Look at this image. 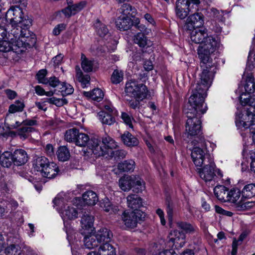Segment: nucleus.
Instances as JSON below:
<instances>
[{
	"mask_svg": "<svg viewBox=\"0 0 255 255\" xmlns=\"http://www.w3.org/2000/svg\"><path fill=\"white\" fill-rule=\"evenodd\" d=\"M30 36L29 30L12 28L10 33L8 34L9 39L0 40V51L7 52L13 51L18 54L21 53L26 47H30L35 43L34 36Z\"/></svg>",
	"mask_w": 255,
	"mask_h": 255,
	"instance_id": "1",
	"label": "nucleus"
},
{
	"mask_svg": "<svg viewBox=\"0 0 255 255\" xmlns=\"http://www.w3.org/2000/svg\"><path fill=\"white\" fill-rule=\"evenodd\" d=\"M211 85V81H194L191 84L192 94L184 109L185 114L202 116L205 113L207 107L204 105V101Z\"/></svg>",
	"mask_w": 255,
	"mask_h": 255,
	"instance_id": "2",
	"label": "nucleus"
},
{
	"mask_svg": "<svg viewBox=\"0 0 255 255\" xmlns=\"http://www.w3.org/2000/svg\"><path fill=\"white\" fill-rule=\"evenodd\" d=\"M191 40L195 43L202 44L198 48V54L201 49H205L206 53H208L210 48H214V53L219 47L220 42L216 38L211 36H208L206 29H195L191 33ZM207 54L208 53H207Z\"/></svg>",
	"mask_w": 255,
	"mask_h": 255,
	"instance_id": "3",
	"label": "nucleus"
},
{
	"mask_svg": "<svg viewBox=\"0 0 255 255\" xmlns=\"http://www.w3.org/2000/svg\"><path fill=\"white\" fill-rule=\"evenodd\" d=\"M6 19L13 27L22 30H28L31 25V20L23 16L22 9L16 6H10L6 13Z\"/></svg>",
	"mask_w": 255,
	"mask_h": 255,
	"instance_id": "4",
	"label": "nucleus"
},
{
	"mask_svg": "<svg viewBox=\"0 0 255 255\" xmlns=\"http://www.w3.org/2000/svg\"><path fill=\"white\" fill-rule=\"evenodd\" d=\"M214 48H210L208 54L205 49H201L199 52L202 69L200 80H213L214 78L216 68L212 64V59L211 58V55L214 53Z\"/></svg>",
	"mask_w": 255,
	"mask_h": 255,
	"instance_id": "5",
	"label": "nucleus"
},
{
	"mask_svg": "<svg viewBox=\"0 0 255 255\" xmlns=\"http://www.w3.org/2000/svg\"><path fill=\"white\" fill-rule=\"evenodd\" d=\"M242 94L239 98L240 103L243 106H249V108H244L242 111L236 113V124L238 122H244L251 121L253 117H255V96H249Z\"/></svg>",
	"mask_w": 255,
	"mask_h": 255,
	"instance_id": "6",
	"label": "nucleus"
},
{
	"mask_svg": "<svg viewBox=\"0 0 255 255\" xmlns=\"http://www.w3.org/2000/svg\"><path fill=\"white\" fill-rule=\"evenodd\" d=\"M192 144L195 147L191 151V157L192 160L196 166L201 167L207 163L209 155H205L203 149L206 147V143L204 137L202 136L197 137L193 141Z\"/></svg>",
	"mask_w": 255,
	"mask_h": 255,
	"instance_id": "7",
	"label": "nucleus"
},
{
	"mask_svg": "<svg viewBox=\"0 0 255 255\" xmlns=\"http://www.w3.org/2000/svg\"><path fill=\"white\" fill-rule=\"evenodd\" d=\"M94 144L93 153L96 156H103L110 155L111 151L117 147V144L112 137L106 135L102 137V145H100V140L98 138H94L91 140Z\"/></svg>",
	"mask_w": 255,
	"mask_h": 255,
	"instance_id": "8",
	"label": "nucleus"
},
{
	"mask_svg": "<svg viewBox=\"0 0 255 255\" xmlns=\"http://www.w3.org/2000/svg\"><path fill=\"white\" fill-rule=\"evenodd\" d=\"M120 188L126 192L133 188V191L136 193L141 192L145 188L144 182L138 176L134 175H125L119 180Z\"/></svg>",
	"mask_w": 255,
	"mask_h": 255,
	"instance_id": "9",
	"label": "nucleus"
},
{
	"mask_svg": "<svg viewBox=\"0 0 255 255\" xmlns=\"http://www.w3.org/2000/svg\"><path fill=\"white\" fill-rule=\"evenodd\" d=\"M125 92L127 94L125 95V99L127 101H128L126 98L128 95H131L136 99L142 100L147 97L148 90L146 86L139 81H128L126 84Z\"/></svg>",
	"mask_w": 255,
	"mask_h": 255,
	"instance_id": "10",
	"label": "nucleus"
},
{
	"mask_svg": "<svg viewBox=\"0 0 255 255\" xmlns=\"http://www.w3.org/2000/svg\"><path fill=\"white\" fill-rule=\"evenodd\" d=\"M187 120L185 125V135L187 137L200 135L201 130V122L200 120L201 116L196 114H185Z\"/></svg>",
	"mask_w": 255,
	"mask_h": 255,
	"instance_id": "11",
	"label": "nucleus"
},
{
	"mask_svg": "<svg viewBox=\"0 0 255 255\" xmlns=\"http://www.w3.org/2000/svg\"><path fill=\"white\" fill-rule=\"evenodd\" d=\"M145 217V213L141 210L131 212L125 211L122 215V219L125 225L129 228H134L137 223L142 221Z\"/></svg>",
	"mask_w": 255,
	"mask_h": 255,
	"instance_id": "12",
	"label": "nucleus"
},
{
	"mask_svg": "<svg viewBox=\"0 0 255 255\" xmlns=\"http://www.w3.org/2000/svg\"><path fill=\"white\" fill-rule=\"evenodd\" d=\"M199 0H177L175 13L176 16L180 19L187 17L193 8L194 4H199Z\"/></svg>",
	"mask_w": 255,
	"mask_h": 255,
	"instance_id": "13",
	"label": "nucleus"
},
{
	"mask_svg": "<svg viewBox=\"0 0 255 255\" xmlns=\"http://www.w3.org/2000/svg\"><path fill=\"white\" fill-rule=\"evenodd\" d=\"M39 83L56 88L55 91L61 93L63 97L72 94L74 91V89L71 85L66 82H61L60 81H39Z\"/></svg>",
	"mask_w": 255,
	"mask_h": 255,
	"instance_id": "14",
	"label": "nucleus"
},
{
	"mask_svg": "<svg viewBox=\"0 0 255 255\" xmlns=\"http://www.w3.org/2000/svg\"><path fill=\"white\" fill-rule=\"evenodd\" d=\"M216 165L211 159H208L207 163L202 168L198 169L200 177L205 182L212 181L216 176L215 168Z\"/></svg>",
	"mask_w": 255,
	"mask_h": 255,
	"instance_id": "15",
	"label": "nucleus"
},
{
	"mask_svg": "<svg viewBox=\"0 0 255 255\" xmlns=\"http://www.w3.org/2000/svg\"><path fill=\"white\" fill-rule=\"evenodd\" d=\"M203 15L201 13H195L190 15L187 19L186 26L188 30L200 27L204 23Z\"/></svg>",
	"mask_w": 255,
	"mask_h": 255,
	"instance_id": "16",
	"label": "nucleus"
},
{
	"mask_svg": "<svg viewBox=\"0 0 255 255\" xmlns=\"http://www.w3.org/2000/svg\"><path fill=\"white\" fill-rule=\"evenodd\" d=\"M94 217L89 213L85 212L81 220L82 234H89L93 231Z\"/></svg>",
	"mask_w": 255,
	"mask_h": 255,
	"instance_id": "17",
	"label": "nucleus"
},
{
	"mask_svg": "<svg viewBox=\"0 0 255 255\" xmlns=\"http://www.w3.org/2000/svg\"><path fill=\"white\" fill-rule=\"evenodd\" d=\"M169 237L175 248H181L185 244V235L182 231L174 230L170 233Z\"/></svg>",
	"mask_w": 255,
	"mask_h": 255,
	"instance_id": "18",
	"label": "nucleus"
},
{
	"mask_svg": "<svg viewBox=\"0 0 255 255\" xmlns=\"http://www.w3.org/2000/svg\"><path fill=\"white\" fill-rule=\"evenodd\" d=\"M94 138H95V137H93L90 138L87 134L79 131L75 144L80 147L87 146L93 152L94 144L92 143L91 140Z\"/></svg>",
	"mask_w": 255,
	"mask_h": 255,
	"instance_id": "19",
	"label": "nucleus"
},
{
	"mask_svg": "<svg viewBox=\"0 0 255 255\" xmlns=\"http://www.w3.org/2000/svg\"><path fill=\"white\" fill-rule=\"evenodd\" d=\"M13 163L16 166L25 164L28 159L27 152L22 149L15 150L13 153Z\"/></svg>",
	"mask_w": 255,
	"mask_h": 255,
	"instance_id": "20",
	"label": "nucleus"
},
{
	"mask_svg": "<svg viewBox=\"0 0 255 255\" xmlns=\"http://www.w3.org/2000/svg\"><path fill=\"white\" fill-rule=\"evenodd\" d=\"M100 244L109 243L113 237L112 232L106 228H102L95 234Z\"/></svg>",
	"mask_w": 255,
	"mask_h": 255,
	"instance_id": "21",
	"label": "nucleus"
},
{
	"mask_svg": "<svg viewBox=\"0 0 255 255\" xmlns=\"http://www.w3.org/2000/svg\"><path fill=\"white\" fill-rule=\"evenodd\" d=\"M237 127L239 129L244 130H249L250 133L252 134V138L255 142V117H253L251 121H248L244 122H238L236 124Z\"/></svg>",
	"mask_w": 255,
	"mask_h": 255,
	"instance_id": "22",
	"label": "nucleus"
},
{
	"mask_svg": "<svg viewBox=\"0 0 255 255\" xmlns=\"http://www.w3.org/2000/svg\"><path fill=\"white\" fill-rule=\"evenodd\" d=\"M132 19L129 16L121 15L116 21L117 27L121 30H127L132 26Z\"/></svg>",
	"mask_w": 255,
	"mask_h": 255,
	"instance_id": "23",
	"label": "nucleus"
},
{
	"mask_svg": "<svg viewBox=\"0 0 255 255\" xmlns=\"http://www.w3.org/2000/svg\"><path fill=\"white\" fill-rule=\"evenodd\" d=\"M59 171L58 166L56 163L50 162L40 174L42 176L51 179L54 178Z\"/></svg>",
	"mask_w": 255,
	"mask_h": 255,
	"instance_id": "24",
	"label": "nucleus"
},
{
	"mask_svg": "<svg viewBox=\"0 0 255 255\" xmlns=\"http://www.w3.org/2000/svg\"><path fill=\"white\" fill-rule=\"evenodd\" d=\"M81 67L86 72L95 71L98 68L97 63L94 61L88 59L84 54H81Z\"/></svg>",
	"mask_w": 255,
	"mask_h": 255,
	"instance_id": "25",
	"label": "nucleus"
},
{
	"mask_svg": "<svg viewBox=\"0 0 255 255\" xmlns=\"http://www.w3.org/2000/svg\"><path fill=\"white\" fill-rule=\"evenodd\" d=\"M229 189L223 185L217 186L214 189L215 195L217 199L223 202H228L229 200Z\"/></svg>",
	"mask_w": 255,
	"mask_h": 255,
	"instance_id": "26",
	"label": "nucleus"
},
{
	"mask_svg": "<svg viewBox=\"0 0 255 255\" xmlns=\"http://www.w3.org/2000/svg\"><path fill=\"white\" fill-rule=\"evenodd\" d=\"M49 162L48 159L45 156H36L33 160V166L35 170L41 173Z\"/></svg>",
	"mask_w": 255,
	"mask_h": 255,
	"instance_id": "27",
	"label": "nucleus"
},
{
	"mask_svg": "<svg viewBox=\"0 0 255 255\" xmlns=\"http://www.w3.org/2000/svg\"><path fill=\"white\" fill-rule=\"evenodd\" d=\"M127 200L128 207L134 210H138V208L142 206V200L137 195H129L127 197Z\"/></svg>",
	"mask_w": 255,
	"mask_h": 255,
	"instance_id": "28",
	"label": "nucleus"
},
{
	"mask_svg": "<svg viewBox=\"0 0 255 255\" xmlns=\"http://www.w3.org/2000/svg\"><path fill=\"white\" fill-rule=\"evenodd\" d=\"M121 138L124 144L128 147L135 146L139 144L138 139L128 131L122 134Z\"/></svg>",
	"mask_w": 255,
	"mask_h": 255,
	"instance_id": "29",
	"label": "nucleus"
},
{
	"mask_svg": "<svg viewBox=\"0 0 255 255\" xmlns=\"http://www.w3.org/2000/svg\"><path fill=\"white\" fill-rule=\"evenodd\" d=\"M146 35L142 32L137 33L133 37L134 42L141 48L151 46L152 45V42L147 38Z\"/></svg>",
	"mask_w": 255,
	"mask_h": 255,
	"instance_id": "30",
	"label": "nucleus"
},
{
	"mask_svg": "<svg viewBox=\"0 0 255 255\" xmlns=\"http://www.w3.org/2000/svg\"><path fill=\"white\" fill-rule=\"evenodd\" d=\"M135 166V163L132 159L125 160L119 162L117 165L118 169L122 172H133Z\"/></svg>",
	"mask_w": 255,
	"mask_h": 255,
	"instance_id": "31",
	"label": "nucleus"
},
{
	"mask_svg": "<svg viewBox=\"0 0 255 255\" xmlns=\"http://www.w3.org/2000/svg\"><path fill=\"white\" fill-rule=\"evenodd\" d=\"M82 198L85 203L88 205H94L98 201L96 193L91 190L85 192Z\"/></svg>",
	"mask_w": 255,
	"mask_h": 255,
	"instance_id": "32",
	"label": "nucleus"
},
{
	"mask_svg": "<svg viewBox=\"0 0 255 255\" xmlns=\"http://www.w3.org/2000/svg\"><path fill=\"white\" fill-rule=\"evenodd\" d=\"M89 235L85 234L84 242L86 248L92 249L98 247L100 245V243L95 234L91 235V233Z\"/></svg>",
	"mask_w": 255,
	"mask_h": 255,
	"instance_id": "33",
	"label": "nucleus"
},
{
	"mask_svg": "<svg viewBox=\"0 0 255 255\" xmlns=\"http://www.w3.org/2000/svg\"><path fill=\"white\" fill-rule=\"evenodd\" d=\"M98 254L99 255H116L115 249L109 243L100 244Z\"/></svg>",
	"mask_w": 255,
	"mask_h": 255,
	"instance_id": "34",
	"label": "nucleus"
},
{
	"mask_svg": "<svg viewBox=\"0 0 255 255\" xmlns=\"http://www.w3.org/2000/svg\"><path fill=\"white\" fill-rule=\"evenodd\" d=\"M13 163V156L11 152L4 151L0 155V165L3 167L9 168Z\"/></svg>",
	"mask_w": 255,
	"mask_h": 255,
	"instance_id": "35",
	"label": "nucleus"
},
{
	"mask_svg": "<svg viewBox=\"0 0 255 255\" xmlns=\"http://www.w3.org/2000/svg\"><path fill=\"white\" fill-rule=\"evenodd\" d=\"M64 208L62 216L64 219L74 220L78 217V213L76 208L69 206H65Z\"/></svg>",
	"mask_w": 255,
	"mask_h": 255,
	"instance_id": "36",
	"label": "nucleus"
},
{
	"mask_svg": "<svg viewBox=\"0 0 255 255\" xmlns=\"http://www.w3.org/2000/svg\"><path fill=\"white\" fill-rule=\"evenodd\" d=\"M98 116L103 124L112 125L116 122L113 114L108 113L104 111L100 112Z\"/></svg>",
	"mask_w": 255,
	"mask_h": 255,
	"instance_id": "37",
	"label": "nucleus"
},
{
	"mask_svg": "<svg viewBox=\"0 0 255 255\" xmlns=\"http://www.w3.org/2000/svg\"><path fill=\"white\" fill-rule=\"evenodd\" d=\"M242 198H251L255 196V184H249L244 186L241 192Z\"/></svg>",
	"mask_w": 255,
	"mask_h": 255,
	"instance_id": "38",
	"label": "nucleus"
},
{
	"mask_svg": "<svg viewBox=\"0 0 255 255\" xmlns=\"http://www.w3.org/2000/svg\"><path fill=\"white\" fill-rule=\"evenodd\" d=\"M100 205L101 208L106 212L116 213L118 211L117 207L114 206L109 199L105 198L100 202Z\"/></svg>",
	"mask_w": 255,
	"mask_h": 255,
	"instance_id": "39",
	"label": "nucleus"
},
{
	"mask_svg": "<svg viewBox=\"0 0 255 255\" xmlns=\"http://www.w3.org/2000/svg\"><path fill=\"white\" fill-rule=\"evenodd\" d=\"M94 28L96 33L100 37H104L109 33V29L107 26L99 19L96 20L94 24Z\"/></svg>",
	"mask_w": 255,
	"mask_h": 255,
	"instance_id": "40",
	"label": "nucleus"
},
{
	"mask_svg": "<svg viewBox=\"0 0 255 255\" xmlns=\"http://www.w3.org/2000/svg\"><path fill=\"white\" fill-rule=\"evenodd\" d=\"M79 130L76 128L69 129L65 133V139L70 143H75Z\"/></svg>",
	"mask_w": 255,
	"mask_h": 255,
	"instance_id": "41",
	"label": "nucleus"
},
{
	"mask_svg": "<svg viewBox=\"0 0 255 255\" xmlns=\"http://www.w3.org/2000/svg\"><path fill=\"white\" fill-rule=\"evenodd\" d=\"M34 130L35 128L33 127L22 126L17 130L16 133L21 139H25L29 136L30 133Z\"/></svg>",
	"mask_w": 255,
	"mask_h": 255,
	"instance_id": "42",
	"label": "nucleus"
},
{
	"mask_svg": "<svg viewBox=\"0 0 255 255\" xmlns=\"http://www.w3.org/2000/svg\"><path fill=\"white\" fill-rule=\"evenodd\" d=\"M241 192L240 190L237 188H233L229 191L228 202L234 204L235 207L236 208V205L238 203V200L241 196Z\"/></svg>",
	"mask_w": 255,
	"mask_h": 255,
	"instance_id": "43",
	"label": "nucleus"
},
{
	"mask_svg": "<svg viewBox=\"0 0 255 255\" xmlns=\"http://www.w3.org/2000/svg\"><path fill=\"white\" fill-rule=\"evenodd\" d=\"M57 154L59 160L61 161L68 160L70 156L68 149L65 146H60L58 148Z\"/></svg>",
	"mask_w": 255,
	"mask_h": 255,
	"instance_id": "44",
	"label": "nucleus"
},
{
	"mask_svg": "<svg viewBox=\"0 0 255 255\" xmlns=\"http://www.w3.org/2000/svg\"><path fill=\"white\" fill-rule=\"evenodd\" d=\"M121 10L123 13L122 15L133 16L135 13L136 9L133 7L130 4L124 3L121 7Z\"/></svg>",
	"mask_w": 255,
	"mask_h": 255,
	"instance_id": "45",
	"label": "nucleus"
},
{
	"mask_svg": "<svg viewBox=\"0 0 255 255\" xmlns=\"http://www.w3.org/2000/svg\"><path fill=\"white\" fill-rule=\"evenodd\" d=\"M243 199L244 198H242L239 201L238 203L237 204L236 209L237 210L242 211L248 210L254 206V202L249 201L245 202Z\"/></svg>",
	"mask_w": 255,
	"mask_h": 255,
	"instance_id": "46",
	"label": "nucleus"
},
{
	"mask_svg": "<svg viewBox=\"0 0 255 255\" xmlns=\"http://www.w3.org/2000/svg\"><path fill=\"white\" fill-rule=\"evenodd\" d=\"M14 116L7 115L5 119V124H6L10 129L16 128L21 126L20 122L15 121L14 122Z\"/></svg>",
	"mask_w": 255,
	"mask_h": 255,
	"instance_id": "47",
	"label": "nucleus"
},
{
	"mask_svg": "<svg viewBox=\"0 0 255 255\" xmlns=\"http://www.w3.org/2000/svg\"><path fill=\"white\" fill-rule=\"evenodd\" d=\"M63 58V56L61 54L56 55L53 58L52 63L54 72H62L63 73L62 68L59 67V65L61 64Z\"/></svg>",
	"mask_w": 255,
	"mask_h": 255,
	"instance_id": "48",
	"label": "nucleus"
},
{
	"mask_svg": "<svg viewBox=\"0 0 255 255\" xmlns=\"http://www.w3.org/2000/svg\"><path fill=\"white\" fill-rule=\"evenodd\" d=\"M128 152L125 150L118 149L111 151L110 155H108V156L111 158H114L116 160H120L125 158Z\"/></svg>",
	"mask_w": 255,
	"mask_h": 255,
	"instance_id": "49",
	"label": "nucleus"
},
{
	"mask_svg": "<svg viewBox=\"0 0 255 255\" xmlns=\"http://www.w3.org/2000/svg\"><path fill=\"white\" fill-rule=\"evenodd\" d=\"M4 253L5 255H19L20 248L17 245L12 244L5 249Z\"/></svg>",
	"mask_w": 255,
	"mask_h": 255,
	"instance_id": "50",
	"label": "nucleus"
},
{
	"mask_svg": "<svg viewBox=\"0 0 255 255\" xmlns=\"http://www.w3.org/2000/svg\"><path fill=\"white\" fill-rule=\"evenodd\" d=\"M24 105L23 102L19 100L16 101L14 104L11 105L8 109L10 113H14L17 112H21L23 111Z\"/></svg>",
	"mask_w": 255,
	"mask_h": 255,
	"instance_id": "51",
	"label": "nucleus"
},
{
	"mask_svg": "<svg viewBox=\"0 0 255 255\" xmlns=\"http://www.w3.org/2000/svg\"><path fill=\"white\" fill-rule=\"evenodd\" d=\"M47 102L57 107H61L67 103V100L66 99H60L54 97L47 99Z\"/></svg>",
	"mask_w": 255,
	"mask_h": 255,
	"instance_id": "52",
	"label": "nucleus"
},
{
	"mask_svg": "<svg viewBox=\"0 0 255 255\" xmlns=\"http://www.w3.org/2000/svg\"><path fill=\"white\" fill-rule=\"evenodd\" d=\"M177 227L186 233H192L194 231V228L190 224L183 222H178L176 223Z\"/></svg>",
	"mask_w": 255,
	"mask_h": 255,
	"instance_id": "53",
	"label": "nucleus"
},
{
	"mask_svg": "<svg viewBox=\"0 0 255 255\" xmlns=\"http://www.w3.org/2000/svg\"><path fill=\"white\" fill-rule=\"evenodd\" d=\"M104 96V93L100 89L96 88L92 91V99L94 101L100 102L103 100Z\"/></svg>",
	"mask_w": 255,
	"mask_h": 255,
	"instance_id": "54",
	"label": "nucleus"
},
{
	"mask_svg": "<svg viewBox=\"0 0 255 255\" xmlns=\"http://www.w3.org/2000/svg\"><path fill=\"white\" fill-rule=\"evenodd\" d=\"M244 88L247 93L250 94L253 93L255 91V81H245Z\"/></svg>",
	"mask_w": 255,
	"mask_h": 255,
	"instance_id": "55",
	"label": "nucleus"
},
{
	"mask_svg": "<svg viewBox=\"0 0 255 255\" xmlns=\"http://www.w3.org/2000/svg\"><path fill=\"white\" fill-rule=\"evenodd\" d=\"M124 71L120 69H115L111 76V80H123L124 78Z\"/></svg>",
	"mask_w": 255,
	"mask_h": 255,
	"instance_id": "56",
	"label": "nucleus"
},
{
	"mask_svg": "<svg viewBox=\"0 0 255 255\" xmlns=\"http://www.w3.org/2000/svg\"><path fill=\"white\" fill-rule=\"evenodd\" d=\"M11 2L14 4L11 6H16L22 9L23 8L27 6V2L26 0H12Z\"/></svg>",
	"mask_w": 255,
	"mask_h": 255,
	"instance_id": "57",
	"label": "nucleus"
},
{
	"mask_svg": "<svg viewBox=\"0 0 255 255\" xmlns=\"http://www.w3.org/2000/svg\"><path fill=\"white\" fill-rule=\"evenodd\" d=\"M121 118L124 121V122L128 125L129 127L132 128V125L131 123V120H133V118H131L129 115H128L126 113H122Z\"/></svg>",
	"mask_w": 255,
	"mask_h": 255,
	"instance_id": "58",
	"label": "nucleus"
},
{
	"mask_svg": "<svg viewBox=\"0 0 255 255\" xmlns=\"http://www.w3.org/2000/svg\"><path fill=\"white\" fill-rule=\"evenodd\" d=\"M66 25L64 23L58 24L53 30V34L54 35H58L61 32L65 29Z\"/></svg>",
	"mask_w": 255,
	"mask_h": 255,
	"instance_id": "59",
	"label": "nucleus"
},
{
	"mask_svg": "<svg viewBox=\"0 0 255 255\" xmlns=\"http://www.w3.org/2000/svg\"><path fill=\"white\" fill-rule=\"evenodd\" d=\"M135 28L139 30L140 31V32H142L145 34H149V33L151 32V29L147 28L144 24H140Z\"/></svg>",
	"mask_w": 255,
	"mask_h": 255,
	"instance_id": "60",
	"label": "nucleus"
},
{
	"mask_svg": "<svg viewBox=\"0 0 255 255\" xmlns=\"http://www.w3.org/2000/svg\"><path fill=\"white\" fill-rule=\"evenodd\" d=\"M47 74V71L45 69L40 70L36 75L37 80H43Z\"/></svg>",
	"mask_w": 255,
	"mask_h": 255,
	"instance_id": "61",
	"label": "nucleus"
},
{
	"mask_svg": "<svg viewBox=\"0 0 255 255\" xmlns=\"http://www.w3.org/2000/svg\"><path fill=\"white\" fill-rule=\"evenodd\" d=\"M156 255H178L175 252L172 250H165L158 253H156Z\"/></svg>",
	"mask_w": 255,
	"mask_h": 255,
	"instance_id": "62",
	"label": "nucleus"
},
{
	"mask_svg": "<svg viewBox=\"0 0 255 255\" xmlns=\"http://www.w3.org/2000/svg\"><path fill=\"white\" fill-rule=\"evenodd\" d=\"M20 124L21 126L32 127V126L37 124V121L33 120H26L20 123Z\"/></svg>",
	"mask_w": 255,
	"mask_h": 255,
	"instance_id": "63",
	"label": "nucleus"
},
{
	"mask_svg": "<svg viewBox=\"0 0 255 255\" xmlns=\"http://www.w3.org/2000/svg\"><path fill=\"white\" fill-rule=\"evenodd\" d=\"M254 77L252 72L249 70H246L243 75V80H254Z\"/></svg>",
	"mask_w": 255,
	"mask_h": 255,
	"instance_id": "64",
	"label": "nucleus"
}]
</instances>
